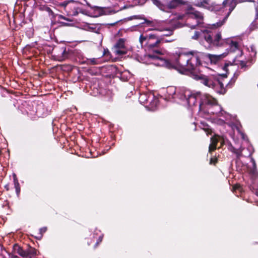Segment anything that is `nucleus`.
I'll return each mask as SVG.
<instances>
[{"mask_svg":"<svg viewBox=\"0 0 258 258\" xmlns=\"http://www.w3.org/2000/svg\"><path fill=\"white\" fill-rule=\"evenodd\" d=\"M235 64L240 66L241 69H243L246 67V62L244 61L238 60L237 62L235 61Z\"/></svg>","mask_w":258,"mask_h":258,"instance_id":"a878e982","label":"nucleus"},{"mask_svg":"<svg viewBox=\"0 0 258 258\" xmlns=\"http://www.w3.org/2000/svg\"><path fill=\"white\" fill-rule=\"evenodd\" d=\"M228 0H224L222 3L223 7H225L228 3Z\"/></svg>","mask_w":258,"mask_h":258,"instance_id":"2f4dec72","label":"nucleus"},{"mask_svg":"<svg viewBox=\"0 0 258 258\" xmlns=\"http://www.w3.org/2000/svg\"><path fill=\"white\" fill-rule=\"evenodd\" d=\"M234 188L235 190H236V189L239 190H241V187H240V186L239 185H235V186H234Z\"/></svg>","mask_w":258,"mask_h":258,"instance_id":"7c9ffc66","label":"nucleus"},{"mask_svg":"<svg viewBox=\"0 0 258 258\" xmlns=\"http://www.w3.org/2000/svg\"><path fill=\"white\" fill-rule=\"evenodd\" d=\"M74 5H74V8L75 11H74L73 12V15L76 16V15H78V14L79 13H83V14L84 13V11L82 9L80 8L77 7H76V6L78 4H74Z\"/></svg>","mask_w":258,"mask_h":258,"instance_id":"4be33fe9","label":"nucleus"},{"mask_svg":"<svg viewBox=\"0 0 258 258\" xmlns=\"http://www.w3.org/2000/svg\"><path fill=\"white\" fill-rule=\"evenodd\" d=\"M147 0H133V4H131V5H125L123 7L119 9V10H112L110 11V13H115L116 12L120 11V10H123V9H127L128 8H131V7H134V6H137V5H143L145 3V2H146Z\"/></svg>","mask_w":258,"mask_h":258,"instance_id":"ddd939ff","label":"nucleus"},{"mask_svg":"<svg viewBox=\"0 0 258 258\" xmlns=\"http://www.w3.org/2000/svg\"><path fill=\"white\" fill-rule=\"evenodd\" d=\"M195 5L199 7L208 8L210 6V0L197 1L195 2Z\"/></svg>","mask_w":258,"mask_h":258,"instance_id":"a211bd4d","label":"nucleus"},{"mask_svg":"<svg viewBox=\"0 0 258 258\" xmlns=\"http://www.w3.org/2000/svg\"><path fill=\"white\" fill-rule=\"evenodd\" d=\"M182 90H186L185 88H178V91L176 94V98L174 99L175 101H177L178 100L180 101L181 102H183L184 104L187 97H184V95H183V93H181L180 91H181Z\"/></svg>","mask_w":258,"mask_h":258,"instance_id":"f3484780","label":"nucleus"},{"mask_svg":"<svg viewBox=\"0 0 258 258\" xmlns=\"http://www.w3.org/2000/svg\"><path fill=\"white\" fill-rule=\"evenodd\" d=\"M235 81V79L232 78L231 81L229 82V83L228 84V86L230 85V84H233L234 83Z\"/></svg>","mask_w":258,"mask_h":258,"instance_id":"c756f323","label":"nucleus"},{"mask_svg":"<svg viewBox=\"0 0 258 258\" xmlns=\"http://www.w3.org/2000/svg\"><path fill=\"white\" fill-rule=\"evenodd\" d=\"M237 0H232L231 3H230L229 5V12L227 13V15L224 17V21L223 22L217 23L219 26L222 25L225 22V20L227 19L228 17L230 15V14L231 13V12L235 8L237 4Z\"/></svg>","mask_w":258,"mask_h":258,"instance_id":"dca6fc26","label":"nucleus"},{"mask_svg":"<svg viewBox=\"0 0 258 258\" xmlns=\"http://www.w3.org/2000/svg\"><path fill=\"white\" fill-rule=\"evenodd\" d=\"M59 18L64 20H68L67 19H66L64 16L60 15L59 16Z\"/></svg>","mask_w":258,"mask_h":258,"instance_id":"f704fd0d","label":"nucleus"},{"mask_svg":"<svg viewBox=\"0 0 258 258\" xmlns=\"http://www.w3.org/2000/svg\"><path fill=\"white\" fill-rule=\"evenodd\" d=\"M151 1L160 10L165 12H168L169 10L175 8L182 4V0H171L167 4L162 3L159 0Z\"/></svg>","mask_w":258,"mask_h":258,"instance_id":"9d476101","label":"nucleus"},{"mask_svg":"<svg viewBox=\"0 0 258 258\" xmlns=\"http://www.w3.org/2000/svg\"><path fill=\"white\" fill-rule=\"evenodd\" d=\"M203 53L196 50L184 52L182 50L176 51L173 55L172 62V68L177 70L182 74L186 72H190L193 78L200 81L205 86L213 89L217 93L224 94L226 89L219 77L214 76H206L203 74H195L196 68L201 64L200 59Z\"/></svg>","mask_w":258,"mask_h":258,"instance_id":"f257e3e1","label":"nucleus"},{"mask_svg":"<svg viewBox=\"0 0 258 258\" xmlns=\"http://www.w3.org/2000/svg\"><path fill=\"white\" fill-rule=\"evenodd\" d=\"M125 73H123V74H122L121 75V77L122 78L124 76H125Z\"/></svg>","mask_w":258,"mask_h":258,"instance_id":"e433bc0d","label":"nucleus"},{"mask_svg":"<svg viewBox=\"0 0 258 258\" xmlns=\"http://www.w3.org/2000/svg\"><path fill=\"white\" fill-rule=\"evenodd\" d=\"M68 57V53L67 52L66 49L63 51L62 53V59H64Z\"/></svg>","mask_w":258,"mask_h":258,"instance_id":"cd10ccee","label":"nucleus"},{"mask_svg":"<svg viewBox=\"0 0 258 258\" xmlns=\"http://www.w3.org/2000/svg\"><path fill=\"white\" fill-rule=\"evenodd\" d=\"M246 1H248V2H253L254 4L257 2V1H255V0H246Z\"/></svg>","mask_w":258,"mask_h":258,"instance_id":"72a5a7b5","label":"nucleus"},{"mask_svg":"<svg viewBox=\"0 0 258 258\" xmlns=\"http://www.w3.org/2000/svg\"><path fill=\"white\" fill-rule=\"evenodd\" d=\"M178 89L174 86H170L167 88L166 92L169 99H175Z\"/></svg>","mask_w":258,"mask_h":258,"instance_id":"2eb2a0df","label":"nucleus"},{"mask_svg":"<svg viewBox=\"0 0 258 258\" xmlns=\"http://www.w3.org/2000/svg\"><path fill=\"white\" fill-rule=\"evenodd\" d=\"M255 195L258 197V190H256Z\"/></svg>","mask_w":258,"mask_h":258,"instance_id":"4c0bfd02","label":"nucleus"},{"mask_svg":"<svg viewBox=\"0 0 258 258\" xmlns=\"http://www.w3.org/2000/svg\"><path fill=\"white\" fill-rule=\"evenodd\" d=\"M141 104L145 105L151 110H154L157 106L159 101L151 92H146L140 94L139 98Z\"/></svg>","mask_w":258,"mask_h":258,"instance_id":"0eeeda50","label":"nucleus"},{"mask_svg":"<svg viewBox=\"0 0 258 258\" xmlns=\"http://www.w3.org/2000/svg\"><path fill=\"white\" fill-rule=\"evenodd\" d=\"M28 256L30 255L31 256H35L37 254V251L36 249L34 248H30L28 251H27Z\"/></svg>","mask_w":258,"mask_h":258,"instance_id":"5701e85b","label":"nucleus"},{"mask_svg":"<svg viewBox=\"0 0 258 258\" xmlns=\"http://www.w3.org/2000/svg\"><path fill=\"white\" fill-rule=\"evenodd\" d=\"M116 7V5H114L113 6V7Z\"/></svg>","mask_w":258,"mask_h":258,"instance_id":"a18cd8bd","label":"nucleus"},{"mask_svg":"<svg viewBox=\"0 0 258 258\" xmlns=\"http://www.w3.org/2000/svg\"><path fill=\"white\" fill-rule=\"evenodd\" d=\"M79 4V3L77 2V1H75L74 0H70V1H64V2H62L60 5L62 7H64V8H66V7H67V6L69 4Z\"/></svg>","mask_w":258,"mask_h":258,"instance_id":"412c9836","label":"nucleus"},{"mask_svg":"<svg viewBox=\"0 0 258 258\" xmlns=\"http://www.w3.org/2000/svg\"><path fill=\"white\" fill-rule=\"evenodd\" d=\"M254 7L256 14V18L253 21V23L255 25L258 24V0L257 2L255 4H254Z\"/></svg>","mask_w":258,"mask_h":258,"instance_id":"b1692460","label":"nucleus"},{"mask_svg":"<svg viewBox=\"0 0 258 258\" xmlns=\"http://www.w3.org/2000/svg\"><path fill=\"white\" fill-rule=\"evenodd\" d=\"M158 54L153 53V54L150 53L148 54L146 57L153 61L152 63L154 64L155 66L160 67H165L167 68H172V64L168 60L164 59L162 57L158 56Z\"/></svg>","mask_w":258,"mask_h":258,"instance_id":"9b49d317","label":"nucleus"},{"mask_svg":"<svg viewBox=\"0 0 258 258\" xmlns=\"http://www.w3.org/2000/svg\"><path fill=\"white\" fill-rule=\"evenodd\" d=\"M213 161V159L212 158H211V160H210V164H212Z\"/></svg>","mask_w":258,"mask_h":258,"instance_id":"58836bf2","label":"nucleus"},{"mask_svg":"<svg viewBox=\"0 0 258 258\" xmlns=\"http://www.w3.org/2000/svg\"><path fill=\"white\" fill-rule=\"evenodd\" d=\"M242 138H243V139H244V135H243V134H242Z\"/></svg>","mask_w":258,"mask_h":258,"instance_id":"79ce46f5","label":"nucleus"},{"mask_svg":"<svg viewBox=\"0 0 258 258\" xmlns=\"http://www.w3.org/2000/svg\"><path fill=\"white\" fill-rule=\"evenodd\" d=\"M247 156H249L251 155V153H249L248 155H247Z\"/></svg>","mask_w":258,"mask_h":258,"instance_id":"c03bdc74","label":"nucleus"},{"mask_svg":"<svg viewBox=\"0 0 258 258\" xmlns=\"http://www.w3.org/2000/svg\"><path fill=\"white\" fill-rule=\"evenodd\" d=\"M172 20H186L185 24L191 29H195L196 26L203 24V16L202 14L191 8L184 15H176Z\"/></svg>","mask_w":258,"mask_h":258,"instance_id":"39448f33","label":"nucleus"},{"mask_svg":"<svg viewBox=\"0 0 258 258\" xmlns=\"http://www.w3.org/2000/svg\"><path fill=\"white\" fill-rule=\"evenodd\" d=\"M179 25V23H178L177 25L176 26V27H180V26Z\"/></svg>","mask_w":258,"mask_h":258,"instance_id":"ea45409f","label":"nucleus"},{"mask_svg":"<svg viewBox=\"0 0 258 258\" xmlns=\"http://www.w3.org/2000/svg\"><path fill=\"white\" fill-rule=\"evenodd\" d=\"M15 250L21 256L25 257L28 256L27 251H25L22 248L18 246H16Z\"/></svg>","mask_w":258,"mask_h":258,"instance_id":"6ab92c4d","label":"nucleus"},{"mask_svg":"<svg viewBox=\"0 0 258 258\" xmlns=\"http://www.w3.org/2000/svg\"><path fill=\"white\" fill-rule=\"evenodd\" d=\"M180 93H183L184 97H187L184 104H187L190 106H195L197 104V100L201 101L202 93L200 92L191 93L188 90H182Z\"/></svg>","mask_w":258,"mask_h":258,"instance_id":"1a4fd4ad","label":"nucleus"},{"mask_svg":"<svg viewBox=\"0 0 258 258\" xmlns=\"http://www.w3.org/2000/svg\"><path fill=\"white\" fill-rule=\"evenodd\" d=\"M46 230H47L46 227H42L40 229L39 231H40V236L39 239H40L42 237L43 233H45L46 231Z\"/></svg>","mask_w":258,"mask_h":258,"instance_id":"bb28decb","label":"nucleus"},{"mask_svg":"<svg viewBox=\"0 0 258 258\" xmlns=\"http://www.w3.org/2000/svg\"><path fill=\"white\" fill-rule=\"evenodd\" d=\"M17 257H18V256H14L13 257V258H17Z\"/></svg>","mask_w":258,"mask_h":258,"instance_id":"37998d69","label":"nucleus"},{"mask_svg":"<svg viewBox=\"0 0 258 258\" xmlns=\"http://www.w3.org/2000/svg\"><path fill=\"white\" fill-rule=\"evenodd\" d=\"M172 41H173V40H169V39L164 40V39L163 38V41L162 42H172Z\"/></svg>","mask_w":258,"mask_h":258,"instance_id":"473e14b6","label":"nucleus"},{"mask_svg":"<svg viewBox=\"0 0 258 258\" xmlns=\"http://www.w3.org/2000/svg\"><path fill=\"white\" fill-rule=\"evenodd\" d=\"M142 46H145L150 51L158 54H164L165 50L158 49L163 38L156 34H142L139 38Z\"/></svg>","mask_w":258,"mask_h":258,"instance_id":"20e7f679","label":"nucleus"},{"mask_svg":"<svg viewBox=\"0 0 258 258\" xmlns=\"http://www.w3.org/2000/svg\"><path fill=\"white\" fill-rule=\"evenodd\" d=\"M47 11H48V12H49V11H51L50 10V8H48V9H47Z\"/></svg>","mask_w":258,"mask_h":258,"instance_id":"a19ab883","label":"nucleus"},{"mask_svg":"<svg viewBox=\"0 0 258 258\" xmlns=\"http://www.w3.org/2000/svg\"><path fill=\"white\" fill-rule=\"evenodd\" d=\"M223 21H224V19L223 20V21H221V22H218V23H219H219L223 22ZM216 25H217V27H220V26H219V25H218L217 23H216ZM214 26H216V24H214ZM221 26V25H220V26Z\"/></svg>","mask_w":258,"mask_h":258,"instance_id":"c9c22d12","label":"nucleus"},{"mask_svg":"<svg viewBox=\"0 0 258 258\" xmlns=\"http://www.w3.org/2000/svg\"><path fill=\"white\" fill-rule=\"evenodd\" d=\"M228 54V53L224 52L219 55H215L208 54L207 56L208 58L211 60V62L216 63L217 61L224 58Z\"/></svg>","mask_w":258,"mask_h":258,"instance_id":"4468645a","label":"nucleus"},{"mask_svg":"<svg viewBox=\"0 0 258 258\" xmlns=\"http://www.w3.org/2000/svg\"><path fill=\"white\" fill-rule=\"evenodd\" d=\"M211 143L210 144L209 147V153H211L216 149L217 144L218 142H220L221 146L227 144L228 146V150L231 152L235 153L238 158H239L242 156V152L244 150V149L242 147L239 148L238 149H235L232 146V144L228 141V140L223 136L213 137L211 138Z\"/></svg>","mask_w":258,"mask_h":258,"instance_id":"423d86ee","label":"nucleus"},{"mask_svg":"<svg viewBox=\"0 0 258 258\" xmlns=\"http://www.w3.org/2000/svg\"><path fill=\"white\" fill-rule=\"evenodd\" d=\"M199 113L205 116L207 114H218L222 110L217 100L208 94H201L199 104Z\"/></svg>","mask_w":258,"mask_h":258,"instance_id":"7ed1b4c3","label":"nucleus"},{"mask_svg":"<svg viewBox=\"0 0 258 258\" xmlns=\"http://www.w3.org/2000/svg\"><path fill=\"white\" fill-rule=\"evenodd\" d=\"M145 23H147L149 26L153 27L154 28L152 30L164 32V33L160 36L162 38H163V36H169L173 34V30L164 26V23L162 22L157 20L150 21L145 19Z\"/></svg>","mask_w":258,"mask_h":258,"instance_id":"6e6552de","label":"nucleus"},{"mask_svg":"<svg viewBox=\"0 0 258 258\" xmlns=\"http://www.w3.org/2000/svg\"><path fill=\"white\" fill-rule=\"evenodd\" d=\"M88 64H98V59L95 58L87 59Z\"/></svg>","mask_w":258,"mask_h":258,"instance_id":"393cba45","label":"nucleus"},{"mask_svg":"<svg viewBox=\"0 0 258 258\" xmlns=\"http://www.w3.org/2000/svg\"><path fill=\"white\" fill-rule=\"evenodd\" d=\"M200 36L204 38L209 45V47H221L228 44L229 47L227 48V50L229 49L230 52L238 51V53L241 54V51L238 43L236 41H234L231 38H222L220 32H212L207 30L201 32L195 31L191 38L197 40Z\"/></svg>","mask_w":258,"mask_h":258,"instance_id":"f03ea898","label":"nucleus"},{"mask_svg":"<svg viewBox=\"0 0 258 258\" xmlns=\"http://www.w3.org/2000/svg\"><path fill=\"white\" fill-rule=\"evenodd\" d=\"M14 182L17 194L18 195L20 192V186L18 180L17 179L16 174H14Z\"/></svg>","mask_w":258,"mask_h":258,"instance_id":"aec40b11","label":"nucleus"},{"mask_svg":"<svg viewBox=\"0 0 258 258\" xmlns=\"http://www.w3.org/2000/svg\"><path fill=\"white\" fill-rule=\"evenodd\" d=\"M253 164L255 165V162L253 160Z\"/></svg>","mask_w":258,"mask_h":258,"instance_id":"49530a36","label":"nucleus"},{"mask_svg":"<svg viewBox=\"0 0 258 258\" xmlns=\"http://www.w3.org/2000/svg\"><path fill=\"white\" fill-rule=\"evenodd\" d=\"M102 238H103V235L99 236V238L96 243V245H97L100 242H101L102 241Z\"/></svg>","mask_w":258,"mask_h":258,"instance_id":"c85d7f7f","label":"nucleus"},{"mask_svg":"<svg viewBox=\"0 0 258 258\" xmlns=\"http://www.w3.org/2000/svg\"><path fill=\"white\" fill-rule=\"evenodd\" d=\"M115 52L118 55H122L125 53L124 49V42L122 39H120L115 45Z\"/></svg>","mask_w":258,"mask_h":258,"instance_id":"f8f14e48","label":"nucleus"}]
</instances>
